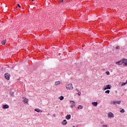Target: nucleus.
Here are the masks:
<instances>
[{
	"instance_id": "nucleus-31",
	"label": "nucleus",
	"mask_w": 127,
	"mask_h": 127,
	"mask_svg": "<svg viewBox=\"0 0 127 127\" xmlns=\"http://www.w3.org/2000/svg\"><path fill=\"white\" fill-rule=\"evenodd\" d=\"M72 127H75V126H73Z\"/></svg>"
},
{
	"instance_id": "nucleus-30",
	"label": "nucleus",
	"mask_w": 127,
	"mask_h": 127,
	"mask_svg": "<svg viewBox=\"0 0 127 127\" xmlns=\"http://www.w3.org/2000/svg\"><path fill=\"white\" fill-rule=\"evenodd\" d=\"M32 1H33V0H32Z\"/></svg>"
},
{
	"instance_id": "nucleus-24",
	"label": "nucleus",
	"mask_w": 127,
	"mask_h": 127,
	"mask_svg": "<svg viewBox=\"0 0 127 127\" xmlns=\"http://www.w3.org/2000/svg\"><path fill=\"white\" fill-rule=\"evenodd\" d=\"M106 74L107 75H110V71H106Z\"/></svg>"
},
{
	"instance_id": "nucleus-20",
	"label": "nucleus",
	"mask_w": 127,
	"mask_h": 127,
	"mask_svg": "<svg viewBox=\"0 0 127 127\" xmlns=\"http://www.w3.org/2000/svg\"><path fill=\"white\" fill-rule=\"evenodd\" d=\"M106 94H110V90H108L105 91Z\"/></svg>"
},
{
	"instance_id": "nucleus-22",
	"label": "nucleus",
	"mask_w": 127,
	"mask_h": 127,
	"mask_svg": "<svg viewBox=\"0 0 127 127\" xmlns=\"http://www.w3.org/2000/svg\"><path fill=\"white\" fill-rule=\"evenodd\" d=\"M77 95H78V96H81V92L79 91L78 93H76Z\"/></svg>"
},
{
	"instance_id": "nucleus-28",
	"label": "nucleus",
	"mask_w": 127,
	"mask_h": 127,
	"mask_svg": "<svg viewBox=\"0 0 127 127\" xmlns=\"http://www.w3.org/2000/svg\"><path fill=\"white\" fill-rule=\"evenodd\" d=\"M116 49H120V46H117Z\"/></svg>"
},
{
	"instance_id": "nucleus-23",
	"label": "nucleus",
	"mask_w": 127,
	"mask_h": 127,
	"mask_svg": "<svg viewBox=\"0 0 127 127\" xmlns=\"http://www.w3.org/2000/svg\"><path fill=\"white\" fill-rule=\"evenodd\" d=\"M126 84H127V83L123 82V83H122L121 86H125Z\"/></svg>"
},
{
	"instance_id": "nucleus-1",
	"label": "nucleus",
	"mask_w": 127,
	"mask_h": 127,
	"mask_svg": "<svg viewBox=\"0 0 127 127\" xmlns=\"http://www.w3.org/2000/svg\"><path fill=\"white\" fill-rule=\"evenodd\" d=\"M66 88L67 90H68V91H72L74 88L73 87V84L72 83H69L66 86Z\"/></svg>"
},
{
	"instance_id": "nucleus-10",
	"label": "nucleus",
	"mask_w": 127,
	"mask_h": 127,
	"mask_svg": "<svg viewBox=\"0 0 127 127\" xmlns=\"http://www.w3.org/2000/svg\"><path fill=\"white\" fill-rule=\"evenodd\" d=\"M60 84H62V82H61L60 81H56L55 82V85L56 86H59V85H60Z\"/></svg>"
},
{
	"instance_id": "nucleus-7",
	"label": "nucleus",
	"mask_w": 127,
	"mask_h": 127,
	"mask_svg": "<svg viewBox=\"0 0 127 127\" xmlns=\"http://www.w3.org/2000/svg\"><path fill=\"white\" fill-rule=\"evenodd\" d=\"M4 77L6 80H9L10 75L8 73H7L4 74Z\"/></svg>"
},
{
	"instance_id": "nucleus-25",
	"label": "nucleus",
	"mask_w": 127,
	"mask_h": 127,
	"mask_svg": "<svg viewBox=\"0 0 127 127\" xmlns=\"http://www.w3.org/2000/svg\"><path fill=\"white\" fill-rule=\"evenodd\" d=\"M102 127H108V125H102Z\"/></svg>"
},
{
	"instance_id": "nucleus-8",
	"label": "nucleus",
	"mask_w": 127,
	"mask_h": 127,
	"mask_svg": "<svg viewBox=\"0 0 127 127\" xmlns=\"http://www.w3.org/2000/svg\"><path fill=\"white\" fill-rule=\"evenodd\" d=\"M23 101V103L24 104H27V103H28V99L26 98L25 97H24L22 98Z\"/></svg>"
},
{
	"instance_id": "nucleus-29",
	"label": "nucleus",
	"mask_w": 127,
	"mask_h": 127,
	"mask_svg": "<svg viewBox=\"0 0 127 127\" xmlns=\"http://www.w3.org/2000/svg\"><path fill=\"white\" fill-rule=\"evenodd\" d=\"M61 1H62V2H64V0H61Z\"/></svg>"
},
{
	"instance_id": "nucleus-17",
	"label": "nucleus",
	"mask_w": 127,
	"mask_h": 127,
	"mask_svg": "<svg viewBox=\"0 0 127 127\" xmlns=\"http://www.w3.org/2000/svg\"><path fill=\"white\" fill-rule=\"evenodd\" d=\"M61 101H62L64 99V97L63 96H61L59 98Z\"/></svg>"
},
{
	"instance_id": "nucleus-9",
	"label": "nucleus",
	"mask_w": 127,
	"mask_h": 127,
	"mask_svg": "<svg viewBox=\"0 0 127 127\" xmlns=\"http://www.w3.org/2000/svg\"><path fill=\"white\" fill-rule=\"evenodd\" d=\"M62 125H63V126H66V125H67V120H64L62 122Z\"/></svg>"
},
{
	"instance_id": "nucleus-5",
	"label": "nucleus",
	"mask_w": 127,
	"mask_h": 127,
	"mask_svg": "<svg viewBox=\"0 0 127 127\" xmlns=\"http://www.w3.org/2000/svg\"><path fill=\"white\" fill-rule=\"evenodd\" d=\"M121 101H114L113 102L111 103V104L113 105V104L114 105H121Z\"/></svg>"
},
{
	"instance_id": "nucleus-13",
	"label": "nucleus",
	"mask_w": 127,
	"mask_h": 127,
	"mask_svg": "<svg viewBox=\"0 0 127 127\" xmlns=\"http://www.w3.org/2000/svg\"><path fill=\"white\" fill-rule=\"evenodd\" d=\"M65 119L66 120H70V119H71V115H67L66 116H65Z\"/></svg>"
},
{
	"instance_id": "nucleus-4",
	"label": "nucleus",
	"mask_w": 127,
	"mask_h": 127,
	"mask_svg": "<svg viewBox=\"0 0 127 127\" xmlns=\"http://www.w3.org/2000/svg\"><path fill=\"white\" fill-rule=\"evenodd\" d=\"M108 116L109 119H112L115 118V115H114V114L112 112H109L108 114Z\"/></svg>"
},
{
	"instance_id": "nucleus-14",
	"label": "nucleus",
	"mask_w": 127,
	"mask_h": 127,
	"mask_svg": "<svg viewBox=\"0 0 127 127\" xmlns=\"http://www.w3.org/2000/svg\"><path fill=\"white\" fill-rule=\"evenodd\" d=\"M9 108V106L8 105H4L3 106V109H8Z\"/></svg>"
},
{
	"instance_id": "nucleus-16",
	"label": "nucleus",
	"mask_w": 127,
	"mask_h": 127,
	"mask_svg": "<svg viewBox=\"0 0 127 127\" xmlns=\"http://www.w3.org/2000/svg\"><path fill=\"white\" fill-rule=\"evenodd\" d=\"M124 66H127V59H125Z\"/></svg>"
},
{
	"instance_id": "nucleus-2",
	"label": "nucleus",
	"mask_w": 127,
	"mask_h": 127,
	"mask_svg": "<svg viewBox=\"0 0 127 127\" xmlns=\"http://www.w3.org/2000/svg\"><path fill=\"white\" fill-rule=\"evenodd\" d=\"M112 89V85L111 84L106 85L103 86V90H110Z\"/></svg>"
},
{
	"instance_id": "nucleus-27",
	"label": "nucleus",
	"mask_w": 127,
	"mask_h": 127,
	"mask_svg": "<svg viewBox=\"0 0 127 127\" xmlns=\"http://www.w3.org/2000/svg\"><path fill=\"white\" fill-rule=\"evenodd\" d=\"M75 90H76V92H77V93L80 92V90H79V89H76Z\"/></svg>"
},
{
	"instance_id": "nucleus-26",
	"label": "nucleus",
	"mask_w": 127,
	"mask_h": 127,
	"mask_svg": "<svg viewBox=\"0 0 127 127\" xmlns=\"http://www.w3.org/2000/svg\"><path fill=\"white\" fill-rule=\"evenodd\" d=\"M17 6H18V7H19L20 8V7H21V6H20V5L19 4H17Z\"/></svg>"
},
{
	"instance_id": "nucleus-12",
	"label": "nucleus",
	"mask_w": 127,
	"mask_h": 127,
	"mask_svg": "<svg viewBox=\"0 0 127 127\" xmlns=\"http://www.w3.org/2000/svg\"><path fill=\"white\" fill-rule=\"evenodd\" d=\"M34 111L35 112H37V113H42V111H41V110H40L38 108H36L34 109Z\"/></svg>"
},
{
	"instance_id": "nucleus-19",
	"label": "nucleus",
	"mask_w": 127,
	"mask_h": 127,
	"mask_svg": "<svg viewBox=\"0 0 127 127\" xmlns=\"http://www.w3.org/2000/svg\"><path fill=\"white\" fill-rule=\"evenodd\" d=\"M78 109H83V106H82V105H79V106H78Z\"/></svg>"
},
{
	"instance_id": "nucleus-6",
	"label": "nucleus",
	"mask_w": 127,
	"mask_h": 127,
	"mask_svg": "<svg viewBox=\"0 0 127 127\" xmlns=\"http://www.w3.org/2000/svg\"><path fill=\"white\" fill-rule=\"evenodd\" d=\"M69 103H70V108L71 109H73L75 106V102H74L73 101H70Z\"/></svg>"
},
{
	"instance_id": "nucleus-21",
	"label": "nucleus",
	"mask_w": 127,
	"mask_h": 127,
	"mask_svg": "<svg viewBox=\"0 0 127 127\" xmlns=\"http://www.w3.org/2000/svg\"><path fill=\"white\" fill-rule=\"evenodd\" d=\"M120 113H125V109H123L122 110H121L120 111Z\"/></svg>"
},
{
	"instance_id": "nucleus-3",
	"label": "nucleus",
	"mask_w": 127,
	"mask_h": 127,
	"mask_svg": "<svg viewBox=\"0 0 127 127\" xmlns=\"http://www.w3.org/2000/svg\"><path fill=\"white\" fill-rule=\"evenodd\" d=\"M125 59L124 60H121L120 61H118L117 62H116V64H117V65H125Z\"/></svg>"
},
{
	"instance_id": "nucleus-11",
	"label": "nucleus",
	"mask_w": 127,
	"mask_h": 127,
	"mask_svg": "<svg viewBox=\"0 0 127 127\" xmlns=\"http://www.w3.org/2000/svg\"><path fill=\"white\" fill-rule=\"evenodd\" d=\"M92 105L93 107H97L98 106V103L97 102H93L92 103Z\"/></svg>"
},
{
	"instance_id": "nucleus-15",
	"label": "nucleus",
	"mask_w": 127,
	"mask_h": 127,
	"mask_svg": "<svg viewBox=\"0 0 127 127\" xmlns=\"http://www.w3.org/2000/svg\"><path fill=\"white\" fill-rule=\"evenodd\" d=\"M5 43H6V40H4L1 41V44H2V45H4Z\"/></svg>"
},
{
	"instance_id": "nucleus-18",
	"label": "nucleus",
	"mask_w": 127,
	"mask_h": 127,
	"mask_svg": "<svg viewBox=\"0 0 127 127\" xmlns=\"http://www.w3.org/2000/svg\"><path fill=\"white\" fill-rule=\"evenodd\" d=\"M14 94V93H13V92L12 91H10V96H13V94Z\"/></svg>"
}]
</instances>
